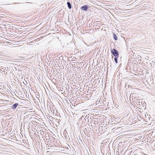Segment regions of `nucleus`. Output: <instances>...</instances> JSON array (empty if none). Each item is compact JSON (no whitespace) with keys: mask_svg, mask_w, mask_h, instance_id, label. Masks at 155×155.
Masks as SVG:
<instances>
[{"mask_svg":"<svg viewBox=\"0 0 155 155\" xmlns=\"http://www.w3.org/2000/svg\"><path fill=\"white\" fill-rule=\"evenodd\" d=\"M90 119L91 120V121L93 120L94 117L93 116L90 117Z\"/></svg>","mask_w":155,"mask_h":155,"instance_id":"1a4fd4ad","label":"nucleus"},{"mask_svg":"<svg viewBox=\"0 0 155 155\" xmlns=\"http://www.w3.org/2000/svg\"><path fill=\"white\" fill-rule=\"evenodd\" d=\"M67 5H68V7L69 9H71L72 8L71 5L70 3V2H67Z\"/></svg>","mask_w":155,"mask_h":155,"instance_id":"20e7f679","label":"nucleus"},{"mask_svg":"<svg viewBox=\"0 0 155 155\" xmlns=\"http://www.w3.org/2000/svg\"><path fill=\"white\" fill-rule=\"evenodd\" d=\"M55 116H58L59 115V113H58V112L57 111H56V113H55Z\"/></svg>","mask_w":155,"mask_h":155,"instance_id":"9d476101","label":"nucleus"},{"mask_svg":"<svg viewBox=\"0 0 155 155\" xmlns=\"http://www.w3.org/2000/svg\"><path fill=\"white\" fill-rule=\"evenodd\" d=\"M118 57H115V58H114V61L117 64L118 63Z\"/></svg>","mask_w":155,"mask_h":155,"instance_id":"0eeeda50","label":"nucleus"},{"mask_svg":"<svg viewBox=\"0 0 155 155\" xmlns=\"http://www.w3.org/2000/svg\"><path fill=\"white\" fill-rule=\"evenodd\" d=\"M66 151L68 153H70L71 152V151Z\"/></svg>","mask_w":155,"mask_h":155,"instance_id":"ddd939ff","label":"nucleus"},{"mask_svg":"<svg viewBox=\"0 0 155 155\" xmlns=\"http://www.w3.org/2000/svg\"><path fill=\"white\" fill-rule=\"evenodd\" d=\"M111 53L115 57H118L119 53L118 51L115 48H113L111 50Z\"/></svg>","mask_w":155,"mask_h":155,"instance_id":"f257e3e1","label":"nucleus"},{"mask_svg":"<svg viewBox=\"0 0 155 155\" xmlns=\"http://www.w3.org/2000/svg\"><path fill=\"white\" fill-rule=\"evenodd\" d=\"M6 69L7 70H7H8V67H7V68H6Z\"/></svg>","mask_w":155,"mask_h":155,"instance_id":"4468645a","label":"nucleus"},{"mask_svg":"<svg viewBox=\"0 0 155 155\" xmlns=\"http://www.w3.org/2000/svg\"><path fill=\"white\" fill-rule=\"evenodd\" d=\"M51 107H50V111L51 112L52 114L54 115V110H53L52 109H51Z\"/></svg>","mask_w":155,"mask_h":155,"instance_id":"6e6552de","label":"nucleus"},{"mask_svg":"<svg viewBox=\"0 0 155 155\" xmlns=\"http://www.w3.org/2000/svg\"><path fill=\"white\" fill-rule=\"evenodd\" d=\"M19 104L18 103H15L12 106L11 108L13 110H15L16 108L17 107L18 105Z\"/></svg>","mask_w":155,"mask_h":155,"instance_id":"7ed1b4c3","label":"nucleus"},{"mask_svg":"<svg viewBox=\"0 0 155 155\" xmlns=\"http://www.w3.org/2000/svg\"><path fill=\"white\" fill-rule=\"evenodd\" d=\"M0 70L1 71H2L3 72H5V71H7L6 68L2 67H1V69H0Z\"/></svg>","mask_w":155,"mask_h":155,"instance_id":"39448f33","label":"nucleus"},{"mask_svg":"<svg viewBox=\"0 0 155 155\" xmlns=\"http://www.w3.org/2000/svg\"><path fill=\"white\" fill-rule=\"evenodd\" d=\"M87 115L85 117V120H86V119H87Z\"/></svg>","mask_w":155,"mask_h":155,"instance_id":"f8f14e48","label":"nucleus"},{"mask_svg":"<svg viewBox=\"0 0 155 155\" xmlns=\"http://www.w3.org/2000/svg\"><path fill=\"white\" fill-rule=\"evenodd\" d=\"M90 7V6L88 5H86L82 6L81 7V9L83 11H88V9Z\"/></svg>","mask_w":155,"mask_h":155,"instance_id":"f03ea898","label":"nucleus"},{"mask_svg":"<svg viewBox=\"0 0 155 155\" xmlns=\"http://www.w3.org/2000/svg\"><path fill=\"white\" fill-rule=\"evenodd\" d=\"M90 117L87 116V119L88 120L87 122H89Z\"/></svg>","mask_w":155,"mask_h":155,"instance_id":"9b49d317","label":"nucleus"},{"mask_svg":"<svg viewBox=\"0 0 155 155\" xmlns=\"http://www.w3.org/2000/svg\"><path fill=\"white\" fill-rule=\"evenodd\" d=\"M113 36L114 39L115 40H117L118 39L117 36L116 34L115 33H113Z\"/></svg>","mask_w":155,"mask_h":155,"instance_id":"423d86ee","label":"nucleus"}]
</instances>
